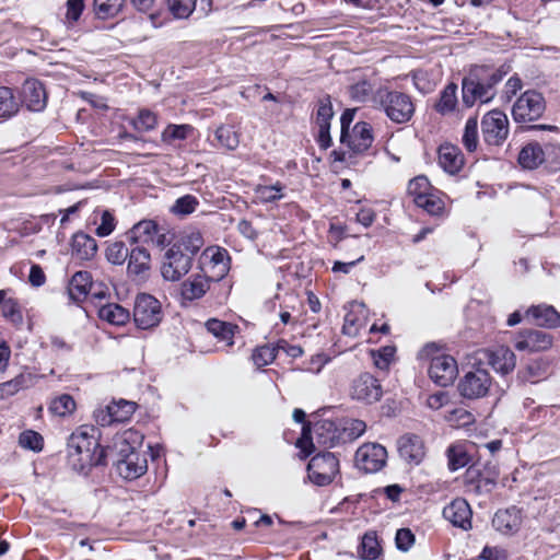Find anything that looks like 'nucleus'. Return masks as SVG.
<instances>
[{"label":"nucleus","mask_w":560,"mask_h":560,"mask_svg":"<svg viewBox=\"0 0 560 560\" xmlns=\"http://www.w3.org/2000/svg\"><path fill=\"white\" fill-rule=\"evenodd\" d=\"M75 401L69 394L55 397L49 404V411L58 417H66L75 410Z\"/></svg>","instance_id":"a19ab883"},{"label":"nucleus","mask_w":560,"mask_h":560,"mask_svg":"<svg viewBox=\"0 0 560 560\" xmlns=\"http://www.w3.org/2000/svg\"><path fill=\"white\" fill-rule=\"evenodd\" d=\"M284 188L285 186L280 182L273 185H258L255 188V196L262 203L275 202L283 198Z\"/></svg>","instance_id":"58836bf2"},{"label":"nucleus","mask_w":560,"mask_h":560,"mask_svg":"<svg viewBox=\"0 0 560 560\" xmlns=\"http://www.w3.org/2000/svg\"><path fill=\"white\" fill-rule=\"evenodd\" d=\"M378 103L386 117L394 124H408L416 113L412 97L399 91H384L378 95Z\"/></svg>","instance_id":"7ed1b4c3"},{"label":"nucleus","mask_w":560,"mask_h":560,"mask_svg":"<svg viewBox=\"0 0 560 560\" xmlns=\"http://www.w3.org/2000/svg\"><path fill=\"white\" fill-rule=\"evenodd\" d=\"M362 558L365 560H375L381 553V547L375 532L364 534L361 542Z\"/></svg>","instance_id":"3c124183"},{"label":"nucleus","mask_w":560,"mask_h":560,"mask_svg":"<svg viewBox=\"0 0 560 560\" xmlns=\"http://www.w3.org/2000/svg\"><path fill=\"white\" fill-rule=\"evenodd\" d=\"M109 405L115 421L118 423L128 421L136 411V404L125 399L113 401Z\"/></svg>","instance_id":"603ef678"},{"label":"nucleus","mask_w":560,"mask_h":560,"mask_svg":"<svg viewBox=\"0 0 560 560\" xmlns=\"http://www.w3.org/2000/svg\"><path fill=\"white\" fill-rule=\"evenodd\" d=\"M373 93V85L366 81H359L349 88V95L352 101L358 103H364L370 100Z\"/></svg>","instance_id":"6e6d98bb"},{"label":"nucleus","mask_w":560,"mask_h":560,"mask_svg":"<svg viewBox=\"0 0 560 560\" xmlns=\"http://www.w3.org/2000/svg\"><path fill=\"white\" fill-rule=\"evenodd\" d=\"M278 354L277 346H262L254 350L252 360L257 368L266 366L273 362Z\"/></svg>","instance_id":"864d4df0"},{"label":"nucleus","mask_w":560,"mask_h":560,"mask_svg":"<svg viewBox=\"0 0 560 560\" xmlns=\"http://www.w3.org/2000/svg\"><path fill=\"white\" fill-rule=\"evenodd\" d=\"M92 287V276L89 271H77L68 285L69 299L73 302H82Z\"/></svg>","instance_id":"a878e982"},{"label":"nucleus","mask_w":560,"mask_h":560,"mask_svg":"<svg viewBox=\"0 0 560 560\" xmlns=\"http://www.w3.org/2000/svg\"><path fill=\"white\" fill-rule=\"evenodd\" d=\"M159 226L153 220H142L132 226L128 232V237L133 243L150 244L152 237L156 235Z\"/></svg>","instance_id":"7c9ffc66"},{"label":"nucleus","mask_w":560,"mask_h":560,"mask_svg":"<svg viewBox=\"0 0 560 560\" xmlns=\"http://www.w3.org/2000/svg\"><path fill=\"white\" fill-rule=\"evenodd\" d=\"M95 422L101 427H108L116 423L114 415L110 409V405L105 408H98L94 411Z\"/></svg>","instance_id":"338daca9"},{"label":"nucleus","mask_w":560,"mask_h":560,"mask_svg":"<svg viewBox=\"0 0 560 560\" xmlns=\"http://www.w3.org/2000/svg\"><path fill=\"white\" fill-rule=\"evenodd\" d=\"M462 143L467 152H475L479 144L478 119L476 116L469 117L466 120L464 132L462 136Z\"/></svg>","instance_id":"4c0bfd02"},{"label":"nucleus","mask_w":560,"mask_h":560,"mask_svg":"<svg viewBox=\"0 0 560 560\" xmlns=\"http://www.w3.org/2000/svg\"><path fill=\"white\" fill-rule=\"evenodd\" d=\"M212 279L206 275H195L182 283L180 294L185 301H195L201 299L210 289Z\"/></svg>","instance_id":"4be33fe9"},{"label":"nucleus","mask_w":560,"mask_h":560,"mask_svg":"<svg viewBox=\"0 0 560 560\" xmlns=\"http://www.w3.org/2000/svg\"><path fill=\"white\" fill-rule=\"evenodd\" d=\"M530 315L535 324L544 328L560 327V313L551 305L539 304L527 308V316Z\"/></svg>","instance_id":"5701e85b"},{"label":"nucleus","mask_w":560,"mask_h":560,"mask_svg":"<svg viewBox=\"0 0 560 560\" xmlns=\"http://www.w3.org/2000/svg\"><path fill=\"white\" fill-rule=\"evenodd\" d=\"M130 2L135 10L148 15V20L154 28L164 24L163 13L156 5V0H130Z\"/></svg>","instance_id":"2f4dec72"},{"label":"nucleus","mask_w":560,"mask_h":560,"mask_svg":"<svg viewBox=\"0 0 560 560\" xmlns=\"http://www.w3.org/2000/svg\"><path fill=\"white\" fill-rule=\"evenodd\" d=\"M98 316L101 319L106 320L113 325H125L130 317L129 311L116 303H108L103 305L98 310Z\"/></svg>","instance_id":"473e14b6"},{"label":"nucleus","mask_w":560,"mask_h":560,"mask_svg":"<svg viewBox=\"0 0 560 560\" xmlns=\"http://www.w3.org/2000/svg\"><path fill=\"white\" fill-rule=\"evenodd\" d=\"M21 101L32 112H42L47 105V92L37 79H27L21 88Z\"/></svg>","instance_id":"2eb2a0df"},{"label":"nucleus","mask_w":560,"mask_h":560,"mask_svg":"<svg viewBox=\"0 0 560 560\" xmlns=\"http://www.w3.org/2000/svg\"><path fill=\"white\" fill-rule=\"evenodd\" d=\"M544 151L536 141L527 143V168H535L544 162Z\"/></svg>","instance_id":"052dcab7"},{"label":"nucleus","mask_w":560,"mask_h":560,"mask_svg":"<svg viewBox=\"0 0 560 560\" xmlns=\"http://www.w3.org/2000/svg\"><path fill=\"white\" fill-rule=\"evenodd\" d=\"M132 127L139 132H148L158 125L156 115L149 109H140L138 116L131 120Z\"/></svg>","instance_id":"a18cd8bd"},{"label":"nucleus","mask_w":560,"mask_h":560,"mask_svg":"<svg viewBox=\"0 0 560 560\" xmlns=\"http://www.w3.org/2000/svg\"><path fill=\"white\" fill-rule=\"evenodd\" d=\"M20 109V102L13 90L9 86H0V119L13 117Z\"/></svg>","instance_id":"c9c22d12"},{"label":"nucleus","mask_w":560,"mask_h":560,"mask_svg":"<svg viewBox=\"0 0 560 560\" xmlns=\"http://www.w3.org/2000/svg\"><path fill=\"white\" fill-rule=\"evenodd\" d=\"M552 345V336L546 331L527 330V351H545Z\"/></svg>","instance_id":"ea45409f"},{"label":"nucleus","mask_w":560,"mask_h":560,"mask_svg":"<svg viewBox=\"0 0 560 560\" xmlns=\"http://www.w3.org/2000/svg\"><path fill=\"white\" fill-rule=\"evenodd\" d=\"M67 12H66V19L73 23L77 22L84 9V2L83 0H68L66 2Z\"/></svg>","instance_id":"69168bd1"},{"label":"nucleus","mask_w":560,"mask_h":560,"mask_svg":"<svg viewBox=\"0 0 560 560\" xmlns=\"http://www.w3.org/2000/svg\"><path fill=\"white\" fill-rule=\"evenodd\" d=\"M98 435V429L93 425H81L70 435L68 456L75 470L106 464V451L100 445Z\"/></svg>","instance_id":"f03ea898"},{"label":"nucleus","mask_w":560,"mask_h":560,"mask_svg":"<svg viewBox=\"0 0 560 560\" xmlns=\"http://www.w3.org/2000/svg\"><path fill=\"white\" fill-rule=\"evenodd\" d=\"M428 373L436 385L446 387L456 378L457 363L448 354H438L431 359Z\"/></svg>","instance_id":"ddd939ff"},{"label":"nucleus","mask_w":560,"mask_h":560,"mask_svg":"<svg viewBox=\"0 0 560 560\" xmlns=\"http://www.w3.org/2000/svg\"><path fill=\"white\" fill-rule=\"evenodd\" d=\"M407 189L415 203L420 201V197H425L434 190L429 179L423 175L412 178L409 182Z\"/></svg>","instance_id":"c03bdc74"},{"label":"nucleus","mask_w":560,"mask_h":560,"mask_svg":"<svg viewBox=\"0 0 560 560\" xmlns=\"http://www.w3.org/2000/svg\"><path fill=\"white\" fill-rule=\"evenodd\" d=\"M483 354L488 361V364L491 365L492 369L498 373L503 375L509 374L515 368V354L508 347H495L493 349L483 351Z\"/></svg>","instance_id":"6ab92c4d"},{"label":"nucleus","mask_w":560,"mask_h":560,"mask_svg":"<svg viewBox=\"0 0 560 560\" xmlns=\"http://www.w3.org/2000/svg\"><path fill=\"white\" fill-rule=\"evenodd\" d=\"M30 382H31V375L30 374H27V375L26 374H20L16 377H14V378H12V380H10L8 382L0 383V396H1V398L5 397V396H13L14 394L20 392L21 389L28 387Z\"/></svg>","instance_id":"09e8293b"},{"label":"nucleus","mask_w":560,"mask_h":560,"mask_svg":"<svg viewBox=\"0 0 560 560\" xmlns=\"http://www.w3.org/2000/svg\"><path fill=\"white\" fill-rule=\"evenodd\" d=\"M373 129L366 121L357 122L352 132H348L346 143L353 153H362L366 151L373 143Z\"/></svg>","instance_id":"aec40b11"},{"label":"nucleus","mask_w":560,"mask_h":560,"mask_svg":"<svg viewBox=\"0 0 560 560\" xmlns=\"http://www.w3.org/2000/svg\"><path fill=\"white\" fill-rule=\"evenodd\" d=\"M491 385V377L483 369L467 372L458 383L459 394L468 399L486 396Z\"/></svg>","instance_id":"9b49d317"},{"label":"nucleus","mask_w":560,"mask_h":560,"mask_svg":"<svg viewBox=\"0 0 560 560\" xmlns=\"http://www.w3.org/2000/svg\"><path fill=\"white\" fill-rule=\"evenodd\" d=\"M206 327L210 334H212L219 340L226 342L228 346H232L234 343L233 337L237 326L217 318H211L207 320Z\"/></svg>","instance_id":"72a5a7b5"},{"label":"nucleus","mask_w":560,"mask_h":560,"mask_svg":"<svg viewBox=\"0 0 560 560\" xmlns=\"http://www.w3.org/2000/svg\"><path fill=\"white\" fill-rule=\"evenodd\" d=\"M198 262L201 272L217 281L221 280L230 269L229 253L219 246L207 247L201 253Z\"/></svg>","instance_id":"0eeeda50"},{"label":"nucleus","mask_w":560,"mask_h":560,"mask_svg":"<svg viewBox=\"0 0 560 560\" xmlns=\"http://www.w3.org/2000/svg\"><path fill=\"white\" fill-rule=\"evenodd\" d=\"M366 311L363 303L352 302L350 310L345 315L342 332L347 336L355 337L360 329L365 326Z\"/></svg>","instance_id":"b1692460"},{"label":"nucleus","mask_w":560,"mask_h":560,"mask_svg":"<svg viewBox=\"0 0 560 560\" xmlns=\"http://www.w3.org/2000/svg\"><path fill=\"white\" fill-rule=\"evenodd\" d=\"M494 98V93L487 90L472 69L462 81V101L466 107H472L477 102L489 103Z\"/></svg>","instance_id":"f8f14e48"},{"label":"nucleus","mask_w":560,"mask_h":560,"mask_svg":"<svg viewBox=\"0 0 560 560\" xmlns=\"http://www.w3.org/2000/svg\"><path fill=\"white\" fill-rule=\"evenodd\" d=\"M116 226V221L114 215L108 211L104 210L101 215V223L96 228L95 233L100 237L108 236Z\"/></svg>","instance_id":"e2e57ef3"},{"label":"nucleus","mask_w":560,"mask_h":560,"mask_svg":"<svg viewBox=\"0 0 560 560\" xmlns=\"http://www.w3.org/2000/svg\"><path fill=\"white\" fill-rule=\"evenodd\" d=\"M116 472L126 480H135L145 474L148 463L144 454L136 451L124 439L120 442L119 458L114 463Z\"/></svg>","instance_id":"20e7f679"},{"label":"nucleus","mask_w":560,"mask_h":560,"mask_svg":"<svg viewBox=\"0 0 560 560\" xmlns=\"http://www.w3.org/2000/svg\"><path fill=\"white\" fill-rule=\"evenodd\" d=\"M439 164L448 174L458 173L464 166V154L457 145L441 144L439 148Z\"/></svg>","instance_id":"412c9836"},{"label":"nucleus","mask_w":560,"mask_h":560,"mask_svg":"<svg viewBox=\"0 0 560 560\" xmlns=\"http://www.w3.org/2000/svg\"><path fill=\"white\" fill-rule=\"evenodd\" d=\"M474 72L480 77V81L483 83L487 90L497 94L495 86L503 80L508 74L510 67L501 66L499 68L491 66H475L471 68Z\"/></svg>","instance_id":"cd10ccee"},{"label":"nucleus","mask_w":560,"mask_h":560,"mask_svg":"<svg viewBox=\"0 0 560 560\" xmlns=\"http://www.w3.org/2000/svg\"><path fill=\"white\" fill-rule=\"evenodd\" d=\"M415 539V535L409 528H400L395 536L396 547L406 552L413 546Z\"/></svg>","instance_id":"0e129e2a"},{"label":"nucleus","mask_w":560,"mask_h":560,"mask_svg":"<svg viewBox=\"0 0 560 560\" xmlns=\"http://www.w3.org/2000/svg\"><path fill=\"white\" fill-rule=\"evenodd\" d=\"M546 109L542 95L536 91H527V120L539 118Z\"/></svg>","instance_id":"8fccbe9b"},{"label":"nucleus","mask_w":560,"mask_h":560,"mask_svg":"<svg viewBox=\"0 0 560 560\" xmlns=\"http://www.w3.org/2000/svg\"><path fill=\"white\" fill-rule=\"evenodd\" d=\"M162 318L160 302L150 294H139L135 302L133 320L137 327L149 329L156 326Z\"/></svg>","instance_id":"6e6552de"},{"label":"nucleus","mask_w":560,"mask_h":560,"mask_svg":"<svg viewBox=\"0 0 560 560\" xmlns=\"http://www.w3.org/2000/svg\"><path fill=\"white\" fill-rule=\"evenodd\" d=\"M310 480L317 486L329 485L339 472V460L330 452L318 453L307 465Z\"/></svg>","instance_id":"39448f33"},{"label":"nucleus","mask_w":560,"mask_h":560,"mask_svg":"<svg viewBox=\"0 0 560 560\" xmlns=\"http://www.w3.org/2000/svg\"><path fill=\"white\" fill-rule=\"evenodd\" d=\"M178 249V246L172 245L164 254L161 266L162 277L167 281H178L189 272L192 260Z\"/></svg>","instance_id":"1a4fd4ad"},{"label":"nucleus","mask_w":560,"mask_h":560,"mask_svg":"<svg viewBox=\"0 0 560 560\" xmlns=\"http://www.w3.org/2000/svg\"><path fill=\"white\" fill-rule=\"evenodd\" d=\"M125 0H94V10L98 18L108 19L117 15Z\"/></svg>","instance_id":"49530a36"},{"label":"nucleus","mask_w":560,"mask_h":560,"mask_svg":"<svg viewBox=\"0 0 560 560\" xmlns=\"http://www.w3.org/2000/svg\"><path fill=\"white\" fill-rule=\"evenodd\" d=\"M241 132L231 124H222L214 130V147L228 151H234L240 145Z\"/></svg>","instance_id":"bb28decb"},{"label":"nucleus","mask_w":560,"mask_h":560,"mask_svg":"<svg viewBox=\"0 0 560 560\" xmlns=\"http://www.w3.org/2000/svg\"><path fill=\"white\" fill-rule=\"evenodd\" d=\"M334 116V110L329 96L320 98L318 101V107L316 110V124L318 127L330 126V120Z\"/></svg>","instance_id":"13d9d810"},{"label":"nucleus","mask_w":560,"mask_h":560,"mask_svg":"<svg viewBox=\"0 0 560 560\" xmlns=\"http://www.w3.org/2000/svg\"><path fill=\"white\" fill-rule=\"evenodd\" d=\"M443 516L453 526L468 530L471 528L472 511L469 503L463 499H454L443 509Z\"/></svg>","instance_id":"f3484780"},{"label":"nucleus","mask_w":560,"mask_h":560,"mask_svg":"<svg viewBox=\"0 0 560 560\" xmlns=\"http://www.w3.org/2000/svg\"><path fill=\"white\" fill-rule=\"evenodd\" d=\"M446 454L448 459V468L452 471L465 467L470 460L465 446L460 444L451 445L447 448Z\"/></svg>","instance_id":"79ce46f5"},{"label":"nucleus","mask_w":560,"mask_h":560,"mask_svg":"<svg viewBox=\"0 0 560 560\" xmlns=\"http://www.w3.org/2000/svg\"><path fill=\"white\" fill-rule=\"evenodd\" d=\"M20 444L32 451H40L43 447V438L35 431H25L20 435Z\"/></svg>","instance_id":"680f3d73"},{"label":"nucleus","mask_w":560,"mask_h":560,"mask_svg":"<svg viewBox=\"0 0 560 560\" xmlns=\"http://www.w3.org/2000/svg\"><path fill=\"white\" fill-rule=\"evenodd\" d=\"M387 458V451L377 443H366L360 446L355 452V466L365 472H376L381 470Z\"/></svg>","instance_id":"9d476101"},{"label":"nucleus","mask_w":560,"mask_h":560,"mask_svg":"<svg viewBox=\"0 0 560 560\" xmlns=\"http://www.w3.org/2000/svg\"><path fill=\"white\" fill-rule=\"evenodd\" d=\"M430 215H442L445 210V203L440 196V191L434 189L425 197H420V201L416 203Z\"/></svg>","instance_id":"e433bc0d"},{"label":"nucleus","mask_w":560,"mask_h":560,"mask_svg":"<svg viewBox=\"0 0 560 560\" xmlns=\"http://www.w3.org/2000/svg\"><path fill=\"white\" fill-rule=\"evenodd\" d=\"M365 429V422L359 419H322L315 422L312 429L308 424L303 425L302 436L298 440L296 446L304 453V457H307L315 451V445L331 448L358 439Z\"/></svg>","instance_id":"f257e3e1"},{"label":"nucleus","mask_w":560,"mask_h":560,"mask_svg":"<svg viewBox=\"0 0 560 560\" xmlns=\"http://www.w3.org/2000/svg\"><path fill=\"white\" fill-rule=\"evenodd\" d=\"M1 315L14 325L23 323V315L15 299L8 298L0 307Z\"/></svg>","instance_id":"5fc2aeb1"},{"label":"nucleus","mask_w":560,"mask_h":560,"mask_svg":"<svg viewBox=\"0 0 560 560\" xmlns=\"http://www.w3.org/2000/svg\"><path fill=\"white\" fill-rule=\"evenodd\" d=\"M192 131L190 125H168L162 132V141L185 140Z\"/></svg>","instance_id":"4d7b16f0"},{"label":"nucleus","mask_w":560,"mask_h":560,"mask_svg":"<svg viewBox=\"0 0 560 560\" xmlns=\"http://www.w3.org/2000/svg\"><path fill=\"white\" fill-rule=\"evenodd\" d=\"M382 386L377 378L370 373H362L353 380L351 397L357 400L372 404L381 399Z\"/></svg>","instance_id":"4468645a"},{"label":"nucleus","mask_w":560,"mask_h":560,"mask_svg":"<svg viewBox=\"0 0 560 560\" xmlns=\"http://www.w3.org/2000/svg\"><path fill=\"white\" fill-rule=\"evenodd\" d=\"M165 3L175 19H188L196 9L197 0H165Z\"/></svg>","instance_id":"37998d69"},{"label":"nucleus","mask_w":560,"mask_h":560,"mask_svg":"<svg viewBox=\"0 0 560 560\" xmlns=\"http://www.w3.org/2000/svg\"><path fill=\"white\" fill-rule=\"evenodd\" d=\"M483 142L489 147H501L509 135V120L501 110H490L481 119Z\"/></svg>","instance_id":"423d86ee"},{"label":"nucleus","mask_w":560,"mask_h":560,"mask_svg":"<svg viewBox=\"0 0 560 560\" xmlns=\"http://www.w3.org/2000/svg\"><path fill=\"white\" fill-rule=\"evenodd\" d=\"M129 249L122 242H115L106 249V258L113 265H121L128 257Z\"/></svg>","instance_id":"bf43d9fd"},{"label":"nucleus","mask_w":560,"mask_h":560,"mask_svg":"<svg viewBox=\"0 0 560 560\" xmlns=\"http://www.w3.org/2000/svg\"><path fill=\"white\" fill-rule=\"evenodd\" d=\"M199 206V200L192 195H185L175 200L171 207V212L178 217H186L192 213Z\"/></svg>","instance_id":"de8ad7c7"},{"label":"nucleus","mask_w":560,"mask_h":560,"mask_svg":"<svg viewBox=\"0 0 560 560\" xmlns=\"http://www.w3.org/2000/svg\"><path fill=\"white\" fill-rule=\"evenodd\" d=\"M524 522L523 510L515 505L498 510L492 518V526L505 535L516 533Z\"/></svg>","instance_id":"dca6fc26"},{"label":"nucleus","mask_w":560,"mask_h":560,"mask_svg":"<svg viewBox=\"0 0 560 560\" xmlns=\"http://www.w3.org/2000/svg\"><path fill=\"white\" fill-rule=\"evenodd\" d=\"M398 453L409 465H419L425 456L424 443L416 434H405L398 440Z\"/></svg>","instance_id":"a211bd4d"},{"label":"nucleus","mask_w":560,"mask_h":560,"mask_svg":"<svg viewBox=\"0 0 560 560\" xmlns=\"http://www.w3.org/2000/svg\"><path fill=\"white\" fill-rule=\"evenodd\" d=\"M96 252L97 244L92 236L83 232H78L72 236L71 254L74 258L90 260L96 255Z\"/></svg>","instance_id":"393cba45"},{"label":"nucleus","mask_w":560,"mask_h":560,"mask_svg":"<svg viewBox=\"0 0 560 560\" xmlns=\"http://www.w3.org/2000/svg\"><path fill=\"white\" fill-rule=\"evenodd\" d=\"M128 271L129 273L140 276L150 268L151 256L148 249L141 245H136L128 252Z\"/></svg>","instance_id":"c85d7f7f"},{"label":"nucleus","mask_w":560,"mask_h":560,"mask_svg":"<svg viewBox=\"0 0 560 560\" xmlns=\"http://www.w3.org/2000/svg\"><path fill=\"white\" fill-rule=\"evenodd\" d=\"M173 245L178 246V249L188 254L187 256L192 260L203 246V237L200 232L191 231L183 234Z\"/></svg>","instance_id":"f704fd0d"},{"label":"nucleus","mask_w":560,"mask_h":560,"mask_svg":"<svg viewBox=\"0 0 560 560\" xmlns=\"http://www.w3.org/2000/svg\"><path fill=\"white\" fill-rule=\"evenodd\" d=\"M276 346L278 353L282 351L288 357L293 359H296L303 354V349L300 346L290 345L288 341L283 339L279 340Z\"/></svg>","instance_id":"774afa93"},{"label":"nucleus","mask_w":560,"mask_h":560,"mask_svg":"<svg viewBox=\"0 0 560 560\" xmlns=\"http://www.w3.org/2000/svg\"><path fill=\"white\" fill-rule=\"evenodd\" d=\"M457 104V85L451 82L440 92L439 100L434 104L433 108L436 113L445 116L454 113Z\"/></svg>","instance_id":"c756f323"}]
</instances>
